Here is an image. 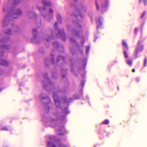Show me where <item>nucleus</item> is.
Instances as JSON below:
<instances>
[{"label":"nucleus","instance_id":"14","mask_svg":"<svg viewBox=\"0 0 147 147\" xmlns=\"http://www.w3.org/2000/svg\"><path fill=\"white\" fill-rule=\"evenodd\" d=\"M80 12L79 11H76L74 13V14L76 16H80L79 14Z\"/></svg>","mask_w":147,"mask_h":147},{"label":"nucleus","instance_id":"12","mask_svg":"<svg viewBox=\"0 0 147 147\" xmlns=\"http://www.w3.org/2000/svg\"><path fill=\"white\" fill-rule=\"evenodd\" d=\"M102 123L105 124H108L109 123V121L107 119L105 120L102 122Z\"/></svg>","mask_w":147,"mask_h":147},{"label":"nucleus","instance_id":"7","mask_svg":"<svg viewBox=\"0 0 147 147\" xmlns=\"http://www.w3.org/2000/svg\"><path fill=\"white\" fill-rule=\"evenodd\" d=\"M123 45L124 46L125 48L127 49H128V47L126 42L124 40L122 42Z\"/></svg>","mask_w":147,"mask_h":147},{"label":"nucleus","instance_id":"24","mask_svg":"<svg viewBox=\"0 0 147 147\" xmlns=\"http://www.w3.org/2000/svg\"><path fill=\"white\" fill-rule=\"evenodd\" d=\"M6 46L5 45H3L2 46V47L4 48H5V49H8V47H6Z\"/></svg>","mask_w":147,"mask_h":147},{"label":"nucleus","instance_id":"15","mask_svg":"<svg viewBox=\"0 0 147 147\" xmlns=\"http://www.w3.org/2000/svg\"><path fill=\"white\" fill-rule=\"evenodd\" d=\"M143 2L145 5L146 6L147 5V1L146 0H143ZM141 0H139V2H140Z\"/></svg>","mask_w":147,"mask_h":147},{"label":"nucleus","instance_id":"22","mask_svg":"<svg viewBox=\"0 0 147 147\" xmlns=\"http://www.w3.org/2000/svg\"><path fill=\"white\" fill-rule=\"evenodd\" d=\"M138 32V29L137 28H136L135 29V34H137Z\"/></svg>","mask_w":147,"mask_h":147},{"label":"nucleus","instance_id":"8","mask_svg":"<svg viewBox=\"0 0 147 147\" xmlns=\"http://www.w3.org/2000/svg\"><path fill=\"white\" fill-rule=\"evenodd\" d=\"M60 60H62L63 61H64V58L62 56H59L58 59H57V61H59Z\"/></svg>","mask_w":147,"mask_h":147},{"label":"nucleus","instance_id":"11","mask_svg":"<svg viewBox=\"0 0 147 147\" xmlns=\"http://www.w3.org/2000/svg\"><path fill=\"white\" fill-rule=\"evenodd\" d=\"M5 33L7 34H12V32L10 29H8L5 32Z\"/></svg>","mask_w":147,"mask_h":147},{"label":"nucleus","instance_id":"21","mask_svg":"<svg viewBox=\"0 0 147 147\" xmlns=\"http://www.w3.org/2000/svg\"><path fill=\"white\" fill-rule=\"evenodd\" d=\"M89 49H90V48H89V47L88 46L86 47V49L87 52L88 51H89Z\"/></svg>","mask_w":147,"mask_h":147},{"label":"nucleus","instance_id":"6","mask_svg":"<svg viewBox=\"0 0 147 147\" xmlns=\"http://www.w3.org/2000/svg\"><path fill=\"white\" fill-rule=\"evenodd\" d=\"M42 3L44 5H51L50 2H47L45 0H43Z\"/></svg>","mask_w":147,"mask_h":147},{"label":"nucleus","instance_id":"16","mask_svg":"<svg viewBox=\"0 0 147 147\" xmlns=\"http://www.w3.org/2000/svg\"><path fill=\"white\" fill-rule=\"evenodd\" d=\"M59 34L61 35L60 37H65V34L63 32H62L61 33L60 32H59Z\"/></svg>","mask_w":147,"mask_h":147},{"label":"nucleus","instance_id":"32","mask_svg":"<svg viewBox=\"0 0 147 147\" xmlns=\"http://www.w3.org/2000/svg\"><path fill=\"white\" fill-rule=\"evenodd\" d=\"M99 22L100 23V19H99Z\"/></svg>","mask_w":147,"mask_h":147},{"label":"nucleus","instance_id":"17","mask_svg":"<svg viewBox=\"0 0 147 147\" xmlns=\"http://www.w3.org/2000/svg\"><path fill=\"white\" fill-rule=\"evenodd\" d=\"M57 18L58 20L60 21V20L61 19V17L60 15H58L57 16Z\"/></svg>","mask_w":147,"mask_h":147},{"label":"nucleus","instance_id":"4","mask_svg":"<svg viewBox=\"0 0 147 147\" xmlns=\"http://www.w3.org/2000/svg\"><path fill=\"white\" fill-rule=\"evenodd\" d=\"M48 147H57L55 144L51 141H49L47 144Z\"/></svg>","mask_w":147,"mask_h":147},{"label":"nucleus","instance_id":"5","mask_svg":"<svg viewBox=\"0 0 147 147\" xmlns=\"http://www.w3.org/2000/svg\"><path fill=\"white\" fill-rule=\"evenodd\" d=\"M126 63L127 64L129 65V66H131L132 65V61L130 59H127L126 60Z\"/></svg>","mask_w":147,"mask_h":147},{"label":"nucleus","instance_id":"2","mask_svg":"<svg viewBox=\"0 0 147 147\" xmlns=\"http://www.w3.org/2000/svg\"><path fill=\"white\" fill-rule=\"evenodd\" d=\"M53 97L55 103L57 106H58L60 104V101L59 100L57 93L54 92L53 94Z\"/></svg>","mask_w":147,"mask_h":147},{"label":"nucleus","instance_id":"30","mask_svg":"<svg viewBox=\"0 0 147 147\" xmlns=\"http://www.w3.org/2000/svg\"><path fill=\"white\" fill-rule=\"evenodd\" d=\"M84 83L83 82L81 84V85L82 86H84Z\"/></svg>","mask_w":147,"mask_h":147},{"label":"nucleus","instance_id":"29","mask_svg":"<svg viewBox=\"0 0 147 147\" xmlns=\"http://www.w3.org/2000/svg\"><path fill=\"white\" fill-rule=\"evenodd\" d=\"M57 25V22L55 24V26H56Z\"/></svg>","mask_w":147,"mask_h":147},{"label":"nucleus","instance_id":"34","mask_svg":"<svg viewBox=\"0 0 147 147\" xmlns=\"http://www.w3.org/2000/svg\"><path fill=\"white\" fill-rule=\"evenodd\" d=\"M131 107H133L132 105V104H131Z\"/></svg>","mask_w":147,"mask_h":147},{"label":"nucleus","instance_id":"28","mask_svg":"<svg viewBox=\"0 0 147 147\" xmlns=\"http://www.w3.org/2000/svg\"><path fill=\"white\" fill-rule=\"evenodd\" d=\"M136 80L137 82H138L139 81V79L138 78H137L136 79Z\"/></svg>","mask_w":147,"mask_h":147},{"label":"nucleus","instance_id":"10","mask_svg":"<svg viewBox=\"0 0 147 147\" xmlns=\"http://www.w3.org/2000/svg\"><path fill=\"white\" fill-rule=\"evenodd\" d=\"M147 58L145 57L144 59V67L147 66Z\"/></svg>","mask_w":147,"mask_h":147},{"label":"nucleus","instance_id":"35","mask_svg":"<svg viewBox=\"0 0 147 147\" xmlns=\"http://www.w3.org/2000/svg\"><path fill=\"white\" fill-rule=\"evenodd\" d=\"M53 61V59H52V60H51V61L52 62V61Z\"/></svg>","mask_w":147,"mask_h":147},{"label":"nucleus","instance_id":"20","mask_svg":"<svg viewBox=\"0 0 147 147\" xmlns=\"http://www.w3.org/2000/svg\"><path fill=\"white\" fill-rule=\"evenodd\" d=\"M96 4L97 7V9L98 10H99V6L98 4L96 2Z\"/></svg>","mask_w":147,"mask_h":147},{"label":"nucleus","instance_id":"3","mask_svg":"<svg viewBox=\"0 0 147 147\" xmlns=\"http://www.w3.org/2000/svg\"><path fill=\"white\" fill-rule=\"evenodd\" d=\"M0 64L6 66L8 65V63L7 61L5 60L0 59Z\"/></svg>","mask_w":147,"mask_h":147},{"label":"nucleus","instance_id":"33","mask_svg":"<svg viewBox=\"0 0 147 147\" xmlns=\"http://www.w3.org/2000/svg\"><path fill=\"white\" fill-rule=\"evenodd\" d=\"M34 38H35L34 39L35 40H36V38L37 37H34Z\"/></svg>","mask_w":147,"mask_h":147},{"label":"nucleus","instance_id":"23","mask_svg":"<svg viewBox=\"0 0 147 147\" xmlns=\"http://www.w3.org/2000/svg\"><path fill=\"white\" fill-rule=\"evenodd\" d=\"M37 32V30L36 29L33 30V34L36 33Z\"/></svg>","mask_w":147,"mask_h":147},{"label":"nucleus","instance_id":"31","mask_svg":"<svg viewBox=\"0 0 147 147\" xmlns=\"http://www.w3.org/2000/svg\"><path fill=\"white\" fill-rule=\"evenodd\" d=\"M3 42V40H0V43H1L2 42Z\"/></svg>","mask_w":147,"mask_h":147},{"label":"nucleus","instance_id":"13","mask_svg":"<svg viewBox=\"0 0 147 147\" xmlns=\"http://www.w3.org/2000/svg\"><path fill=\"white\" fill-rule=\"evenodd\" d=\"M124 54L125 57L126 58H127L128 57V55L127 52L125 50L124 51Z\"/></svg>","mask_w":147,"mask_h":147},{"label":"nucleus","instance_id":"36","mask_svg":"<svg viewBox=\"0 0 147 147\" xmlns=\"http://www.w3.org/2000/svg\"><path fill=\"white\" fill-rule=\"evenodd\" d=\"M43 10H44L45 9L44 8H43Z\"/></svg>","mask_w":147,"mask_h":147},{"label":"nucleus","instance_id":"25","mask_svg":"<svg viewBox=\"0 0 147 147\" xmlns=\"http://www.w3.org/2000/svg\"><path fill=\"white\" fill-rule=\"evenodd\" d=\"M50 13H53V10L52 9H50Z\"/></svg>","mask_w":147,"mask_h":147},{"label":"nucleus","instance_id":"27","mask_svg":"<svg viewBox=\"0 0 147 147\" xmlns=\"http://www.w3.org/2000/svg\"><path fill=\"white\" fill-rule=\"evenodd\" d=\"M132 71L133 72H134L135 71V70L134 69H133L132 70Z\"/></svg>","mask_w":147,"mask_h":147},{"label":"nucleus","instance_id":"26","mask_svg":"<svg viewBox=\"0 0 147 147\" xmlns=\"http://www.w3.org/2000/svg\"><path fill=\"white\" fill-rule=\"evenodd\" d=\"M63 146L62 144H59L58 145V147H62Z\"/></svg>","mask_w":147,"mask_h":147},{"label":"nucleus","instance_id":"9","mask_svg":"<svg viewBox=\"0 0 147 147\" xmlns=\"http://www.w3.org/2000/svg\"><path fill=\"white\" fill-rule=\"evenodd\" d=\"M22 14V12L20 9L17 10V12L15 13V14L17 15H19Z\"/></svg>","mask_w":147,"mask_h":147},{"label":"nucleus","instance_id":"18","mask_svg":"<svg viewBox=\"0 0 147 147\" xmlns=\"http://www.w3.org/2000/svg\"><path fill=\"white\" fill-rule=\"evenodd\" d=\"M146 14V11H144V12L143 13V14H142V16H141V19H143V17H144V16H145V15Z\"/></svg>","mask_w":147,"mask_h":147},{"label":"nucleus","instance_id":"1","mask_svg":"<svg viewBox=\"0 0 147 147\" xmlns=\"http://www.w3.org/2000/svg\"><path fill=\"white\" fill-rule=\"evenodd\" d=\"M142 42V41L139 40L137 43V46L134 53V55L135 59L137 58L138 57V52L142 51L143 50L144 46L143 45H141Z\"/></svg>","mask_w":147,"mask_h":147},{"label":"nucleus","instance_id":"19","mask_svg":"<svg viewBox=\"0 0 147 147\" xmlns=\"http://www.w3.org/2000/svg\"><path fill=\"white\" fill-rule=\"evenodd\" d=\"M55 137L54 136H51L49 137V138L51 140H54Z\"/></svg>","mask_w":147,"mask_h":147}]
</instances>
